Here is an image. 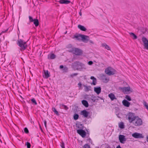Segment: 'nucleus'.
<instances>
[{"label": "nucleus", "instance_id": "obj_1", "mask_svg": "<svg viewBox=\"0 0 148 148\" xmlns=\"http://www.w3.org/2000/svg\"><path fill=\"white\" fill-rule=\"evenodd\" d=\"M73 66H75L77 69L80 71L85 70L87 67L84 64L79 62H75L73 64Z\"/></svg>", "mask_w": 148, "mask_h": 148}, {"label": "nucleus", "instance_id": "obj_2", "mask_svg": "<svg viewBox=\"0 0 148 148\" xmlns=\"http://www.w3.org/2000/svg\"><path fill=\"white\" fill-rule=\"evenodd\" d=\"M17 44L20 47V50L21 51L25 50L27 47L26 42L21 39L18 40Z\"/></svg>", "mask_w": 148, "mask_h": 148}, {"label": "nucleus", "instance_id": "obj_3", "mask_svg": "<svg viewBox=\"0 0 148 148\" xmlns=\"http://www.w3.org/2000/svg\"><path fill=\"white\" fill-rule=\"evenodd\" d=\"M69 51L77 55H80L82 53V51L81 49L78 48L73 47H72L69 50Z\"/></svg>", "mask_w": 148, "mask_h": 148}, {"label": "nucleus", "instance_id": "obj_4", "mask_svg": "<svg viewBox=\"0 0 148 148\" xmlns=\"http://www.w3.org/2000/svg\"><path fill=\"white\" fill-rule=\"evenodd\" d=\"M136 116H135L134 114L130 112L126 115V118L128 120L129 122L130 123H131L133 122Z\"/></svg>", "mask_w": 148, "mask_h": 148}, {"label": "nucleus", "instance_id": "obj_5", "mask_svg": "<svg viewBox=\"0 0 148 148\" xmlns=\"http://www.w3.org/2000/svg\"><path fill=\"white\" fill-rule=\"evenodd\" d=\"M142 121L138 116H136L132 122V124L135 126H139L142 124Z\"/></svg>", "mask_w": 148, "mask_h": 148}, {"label": "nucleus", "instance_id": "obj_6", "mask_svg": "<svg viewBox=\"0 0 148 148\" xmlns=\"http://www.w3.org/2000/svg\"><path fill=\"white\" fill-rule=\"evenodd\" d=\"M105 72L106 74L110 75L115 74L116 71L112 68L109 67L105 69Z\"/></svg>", "mask_w": 148, "mask_h": 148}, {"label": "nucleus", "instance_id": "obj_7", "mask_svg": "<svg viewBox=\"0 0 148 148\" xmlns=\"http://www.w3.org/2000/svg\"><path fill=\"white\" fill-rule=\"evenodd\" d=\"M119 89L124 93L128 94L132 92L129 86L119 87Z\"/></svg>", "mask_w": 148, "mask_h": 148}, {"label": "nucleus", "instance_id": "obj_8", "mask_svg": "<svg viewBox=\"0 0 148 148\" xmlns=\"http://www.w3.org/2000/svg\"><path fill=\"white\" fill-rule=\"evenodd\" d=\"M132 136L133 137L136 138H144L142 134L137 132H135L133 134H132Z\"/></svg>", "mask_w": 148, "mask_h": 148}, {"label": "nucleus", "instance_id": "obj_9", "mask_svg": "<svg viewBox=\"0 0 148 148\" xmlns=\"http://www.w3.org/2000/svg\"><path fill=\"white\" fill-rule=\"evenodd\" d=\"M77 132L82 137H85L86 135V132L82 129L77 130Z\"/></svg>", "mask_w": 148, "mask_h": 148}, {"label": "nucleus", "instance_id": "obj_10", "mask_svg": "<svg viewBox=\"0 0 148 148\" xmlns=\"http://www.w3.org/2000/svg\"><path fill=\"white\" fill-rule=\"evenodd\" d=\"M142 41L145 47L148 50V40L145 38H142Z\"/></svg>", "mask_w": 148, "mask_h": 148}, {"label": "nucleus", "instance_id": "obj_11", "mask_svg": "<svg viewBox=\"0 0 148 148\" xmlns=\"http://www.w3.org/2000/svg\"><path fill=\"white\" fill-rule=\"evenodd\" d=\"M119 139L121 143H124L125 142L126 140L125 136L122 135H120L119 136Z\"/></svg>", "mask_w": 148, "mask_h": 148}, {"label": "nucleus", "instance_id": "obj_12", "mask_svg": "<svg viewBox=\"0 0 148 148\" xmlns=\"http://www.w3.org/2000/svg\"><path fill=\"white\" fill-rule=\"evenodd\" d=\"M81 38L82 40L85 42H87L89 40V37L87 36L81 35Z\"/></svg>", "mask_w": 148, "mask_h": 148}, {"label": "nucleus", "instance_id": "obj_13", "mask_svg": "<svg viewBox=\"0 0 148 148\" xmlns=\"http://www.w3.org/2000/svg\"><path fill=\"white\" fill-rule=\"evenodd\" d=\"M50 76V73L48 71L44 70L43 76L44 78H47Z\"/></svg>", "mask_w": 148, "mask_h": 148}, {"label": "nucleus", "instance_id": "obj_14", "mask_svg": "<svg viewBox=\"0 0 148 148\" xmlns=\"http://www.w3.org/2000/svg\"><path fill=\"white\" fill-rule=\"evenodd\" d=\"M89 114V113L85 110L82 111L81 112V114L86 118L88 117Z\"/></svg>", "mask_w": 148, "mask_h": 148}, {"label": "nucleus", "instance_id": "obj_15", "mask_svg": "<svg viewBox=\"0 0 148 148\" xmlns=\"http://www.w3.org/2000/svg\"><path fill=\"white\" fill-rule=\"evenodd\" d=\"M94 90L97 95H99L101 92V88L100 87H95Z\"/></svg>", "mask_w": 148, "mask_h": 148}, {"label": "nucleus", "instance_id": "obj_16", "mask_svg": "<svg viewBox=\"0 0 148 148\" xmlns=\"http://www.w3.org/2000/svg\"><path fill=\"white\" fill-rule=\"evenodd\" d=\"M122 103L125 106L127 107H129L130 105V103L125 99L123 101Z\"/></svg>", "mask_w": 148, "mask_h": 148}, {"label": "nucleus", "instance_id": "obj_17", "mask_svg": "<svg viewBox=\"0 0 148 148\" xmlns=\"http://www.w3.org/2000/svg\"><path fill=\"white\" fill-rule=\"evenodd\" d=\"M102 79L103 82L105 83L108 82L109 81V78L106 77L105 75H103L102 77Z\"/></svg>", "mask_w": 148, "mask_h": 148}, {"label": "nucleus", "instance_id": "obj_18", "mask_svg": "<svg viewBox=\"0 0 148 148\" xmlns=\"http://www.w3.org/2000/svg\"><path fill=\"white\" fill-rule=\"evenodd\" d=\"M108 97L109 98H110L112 101H113L114 99H116V97L114 94L112 93H110L108 95Z\"/></svg>", "mask_w": 148, "mask_h": 148}, {"label": "nucleus", "instance_id": "obj_19", "mask_svg": "<svg viewBox=\"0 0 148 148\" xmlns=\"http://www.w3.org/2000/svg\"><path fill=\"white\" fill-rule=\"evenodd\" d=\"M70 1L68 0H60L59 2L61 4H68L70 3Z\"/></svg>", "mask_w": 148, "mask_h": 148}, {"label": "nucleus", "instance_id": "obj_20", "mask_svg": "<svg viewBox=\"0 0 148 148\" xmlns=\"http://www.w3.org/2000/svg\"><path fill=\"white\" fill-rule=\"evenodd\" d=\"M90 79L93 80L91 84L93 85H95L97 83V80L96 78L93 76H91L90 77Z\"/></svg>", "mask_w": 148, "mask_h": 148}, {"label": "nucleus", "instance_id": "obj_21", "mask_svg": "<svg viewBox=\"0 0 148 148\" xmlns=\"http://www.w3.org/2000/svg\"><path fill=\"white\" fill-rule=\"evenodd\" d=\"M56 58V55L53 53H51L48 55V58L49 59H53Z\"/></svg>", "mask_w": 148, "mask_h": 148}, {"label": "nucleus", "instance_id": "obj_22", "mask_svg": "<svg viewBox=\"0 0 148 148\" xmlns=\"http://www.w3.org/2000/svg\"><path fill=\"white\" fill-rule=\"evenodd\" d=\"M78 27L79 29L82 31H85L86 30V29L84 27L81 25H78Z\"/></svg>", "mask_w": 148, "mask_h": 148}, {"label": "nucleus", "instance_id": "obj_23", "mask_svg": "<svg viewBox=\"0 0 148 148\" xmlns=\"http://www.w3.org/2000/svg\"><path fill=\"white\" fill-rule=\"evenodd\" d=\"M84 90L86 92H88L91 90V87L84 85Z\"/></svg>", "mask_w": 148, "mask_h": 148}, {"label": "nucleus", "instance_id": "obj_24", "mask_svg": "<svg viewBox=\"0 0 148 148\" xmlns=\"http://www.w3.org/2000/svg\"><path fill=\"white\" fill-rule=\"evenodd\" d=\"M82 104L86 107L88 106V102L85 100H83L82 101Z\"/></svg>", "mask_w": 148, "mask_h": 148}, {"label": "nucleus", "instance_id": "obj_25", "mask_svg": "<svg viewBox=\"0 0 148 148\" xmlns=\"http://www.w3.org/2000/svg\"><path fill=\"white\" fill-rule=\"evenodd\" d=\"M101 45L102 47H105V49L108 50H110V47L106 43H103Z\"/></svg>", "mask_w": 148, "mask_h": 148}, {"label": "nucleus", "instance_id": "obj_26", "mask_svg": "<svg viewBox=\"0 0 148 148\" xmlns=\"http://www.w3.org/2000/svg\"><path fill=\"white\" fill-rule=\"evenodd\" d=\"M60 107L61 109H64L67 110L68 109V107L66 106L64 104H61L60 105Z\"/></svg>", "mask_w": 148, "mask_h": 148}, {"label": "nucleus", "instance_id": "obj_27", "mask_svg": "<svg viewBox=\"0 0 148 148\" xmlns=\"http://www.w3.org/2000/svg\"><path fill=\"white\" fill-rule=\"evenodd\" d=\"M131 37L134 39H136L137 38V36L133 33H130Z\"/></svg>", "mask_w": 148, "mask_h": 148}, {"label": "nucleus", "instance_id": "obj_28", "mask_svg": "<svg viewBox=\"0 0 148 148\" xmlns=\"http://www.w3.org/2000/svg\"><path fill=\"white\" fill-rule=\"evenodd\" d=\"M81 34H78L75 35L74 36V38H76V39L79 40L81 39Z\"/></svg>", "mask_w": 148, "mask_h": 148}, {"label": "nucleus", "instance_id": "obj_29", "mask_svg": "<svg viewBox=\"0 0 148 148\" xmlns=\"http://www.w3.org/2000/svg\"><path fill=\"white\" fill-rule=\"evenodd\" d=\"M33 22H34V23L36 26L37 27L39 25V22L38 19H35V20Z\"/></svg>", "mask_w": 148, "mask_h": 148}, {"label": "nucleus", "instance_id": "obj_30", "mask_svg": "<svg viewBox=\"0 0 148 148\" xmlns=\"http://www.w3.org/2000/svg\"><path fill=\"white\" fill-rule=\"evenodd\" d=\"M119 127L121 129H123L124 127V123L121 122L119 123Z\"/></svg>", "mask_w": 148, "mask_h": 148}, {"label": "nucleus", "instance_id": "obj_31", "mask_svg": "<svg viewBox=\"0 0 148 148\" xmlns=\"http://www.w3.org/2000/svg\"><path fill=\"white\" fill-rule=\"evenodd\" d=\"M143 104L145 107L146 109L148 110V104L145 101H144L143 102Z\"/></svg>", "mask_w": 148, "mask_h": 148}, {"label": "nucleus", "instance_id": "obj_32", "mask_svg": "<svg viewBox=\"0 0 148 148\" xmlns=\"http://www.w3.org/2000/svg\"><path fill=\"white\" fill-rule=\"evenodd\" d=\"M52 110L56 115H59L58 112L55 108H53Z\"/></svg>", "mask_w": 148, "mask_h": 148}, {"label": "nucleus", "instance_id": "obj_33", "mask_svg": "<svg viewBox=\"0 0 148 148\" xmlns=\"http://www.w3.org/2000/svg\"><path fill=\"white\" fill-rule=\"evenodd\" d=\"M77 127L78 128H79L80 129H82L83 128V126L82 124H78L77 125Z\"/></svg>", "mask_w": 148, "mask_h": 148}, {"label": "nucleus", "instance_id": "obj_34", "mask_svg": "<svg viewBox=\"0 0 148 148\" xmlns=\"http://www.w3.org/2000/svg\"><path fill=\"white\" fill-rule=\"evenodd\" d=\"M91 99L92 101H95L96 99V97L95 96L92 95L91 96Z\"/></svg>", "mask_w": 148, "mask_h": 148}, {"label": "nucleus", "instance_id": "obj_35", "mask_svg": "<svg viewBox=\"0 0 148 148\" xmlns=\"http://www.w3.org/2000/svg\"><path fill=\"white\" fill-rule=\"evenodd\" d=\"M90 95H86L84 96V98L85 99L88 100L90 99Z\"/></svg>", "mask_w": 148, "mask_h": 148}, {"label": "nucleus", "instance_id": "obj_36", "mask_svg": "<svg viewBox=\"0 0 148 148\" xmlns=\"http://www.w3.org/2000/svg\"><path fill=\"white\" fill-rule=\"evenodd\" d=\"M79 118V115L77 114H75L73 116V118L74 120H77Z\"/></svg>", "mask_w": 148, "mask_h": 148}, {"label": "nucleus", "instance_id": "obj_37", "mask_svg": "<svg viewBox=\"0 0 148 148\" xmlns=\"http://www.w3.org/2000/svg\"><path fill=\"white\" fill-rule=\"evenodd\" d=\"M31 101L32 103H34L35 105H36L37 104V102L34 98H33L31 99Z\"/></svg>", "mask_w": 148, "mask_h": 148}, {"label": "nucleus", "instance_id": "obj_38", "mask_svg": "<svg viewBox=\"0 0 148 148\" xmlns=\"http://www.w3.org/2000/svg\"><path fill=\"white\" fill-rule=\"evenodd\" d=\"M29 21L30 22H33L34 20L35 19H33L32 17L30 16H29Z\"/></svg>", "mask_w": 148, "mask_h": 148}, {"label": "nucleus", "instance_id": "obj_39", "mask_svg": "<svg viewBox=\"0 0 148 148\" xmlns=\"http://www.w3.org/2000/svg\"><path fill=\"white\" fill-rule=\"evenodd\" d=\"M125 98L129 101H131V99L130 97L127 95L126 96Z\"/></svg>", "mask_w": 148, "mask_h": 148}, {"label": "nucleus", "instance_id": "obj_40", "mask_svg": "<svg viewBox=\"0 0 148 148\" xmlns=\"http://www.w3.org/2000/svg\"><path fill=\"white\" fill-rule=\"evenodd\" d=\"M25 145H27V148H30L31 145L29 143L27 142Z\"/></svg>", "mask_w": 148, "mask_h": 148}, {"label": "nucleus", "instance_id": "obj_41", "mask_svg": "<svg viewBox=\"0 0 148 148\" xmlns=\"http://www.w3.org/2000/svg\"><path fill=\"white\" fill-rule=\"evenodd\" d=\"M83 147V148H90V146L87 144H85Z\"/></svg>", "mask_w": 148, "mask_h": 148}, {"label": "nucleus", "instance_id": "obj_42", "mask_svg": "<svg viewBox=\"0 0 148 148\" xmlns=\"http://www.w3.org/2000/svg\"><path fill=\"white\" fill-rule=\"evenodd\" d=\"M63 71L64 72H67L68 71V68L66 67H64L63 69Z\"/></svg>", "mask_w": 148, "mask_h": 148}, {"label": "nucleus", "instance_id": "obj_43", "mask_svg": "<svg viewBox=\"0 0 148 148\" xmlns=\"http://www.w3.org/2000/svg\"><path fill=\"white\" fill-rule=\"evenodd\" d=\"M24 131L25 132V133H27L29 132V131L28 129L26 127L24 129Z\"/></svg>", "mask_w": 148, "mask_h": 148}, {"label": "nucleus", "instance_id": "obj_44", "mask_svg": "<svg viewBox=\"0 0 148 148\" xmlns=\"http://www.w3.org/2000/svg\"><path fill=\"white\" fill-rule=\"evenodd\" d=\"M60 146L62 148H65L64 144L63 142L61 143Z\"/></svg>", "mask_w": 148, "mask_h": 148}, {"label": "nucleus", "instance_id": "obj_45", "mask_svg": "<svg viewBox=\"0 0 148 148\" xmlns=\"http://www.w3.org/2000/svg\"><path fill=\"white\" fill-rule=\"evenodd\" d=\"M78 85L79 87V89H80L81 87L82 86V84L80 82H79L78 84Z\"/></svg>", "mask_w": 148, "mask_h": 148}, {"label": "nucleus", "instance_id": "obj_46", "mask_svg": "<svg viewBox=\"0 0 148 148\" xmlns=\"http://www.w3.org/2000/svg\"><path fill=\"white\" fill-rule=\"evenodd\" d=\"M88 64L89 65H91L93 64V62L92 61H89L88 62Z\"/></svg>", "mask_w": 148, "mask_h": 148}, {"label": "nucleus", "instance_id": "obj_47", "mask_svg": "<svg viewBox=\"0 0 148 148\" xmlns=\"http://www.w3.org/2000/svg\"><path fill=\"white\" fill-rule=\"evenodd\" d=\"M77 75V73H73V74H72L71 75V76H72V77H73L74 76H75Z\"/></svg>", "mask_w": 148, "mask_h": 148}, {"label": "nucleus", "instance_id": "obj_48", "mask_svg": "<svg viewBox=\"0 0 148 148\" xmlns=\"http://www.w3.org/2000/svg\"><path fill=\"white\" fill-rule=\"evenodd\" d=\"M64 68V67H63V65H60V69L62 68L63 69Z\"/></svg>", "mask_w": 148, "mask_h": 148}, {"label": "nucleus", "instance_id": "obj_49", "mask_svg": "<svg viewBox=\"0 0 148 148\" xmlns=\"http://www.w3.org/2000/svg\"><path fill=\"white\" fill-rule=\"evenodd\" d=\"M89 42L91 43H92V44H94V43H93V42L92 41V40H90L89 41Z\"/></svg>", "mask_w": 148, "mask_h": 148}, {"label": "nucleus", "instance_id": "obj_50", "mask_svg": "<svg viewBox=\"0 0 148 148\" xmlns=\"http://www.w3.org/2000/svg\"><path fill=\"white\" fill-rule=\"evenodd\" d=\"M116 148H121V147H120V146L119 145H118Z\"/></svg>", "mask_w": 148, "mask_h": 148}, {"label": "nucleus", "instance_id": "obj_51", "mask_svg": "<svg viewBox=\"0 0 148 148\" xmlns=\"http://www.w3.org/2000/svg\"><path fill=\"white\" fill-rule=\"evenodd\" d=\"M44 124L45 127L46 126V121H45L44 122Z\"/></svg>", "mask_w": 148, "mask_h": 148}, {"label": "nucleus", "instance_id": "obj_52", "mask_svg": "<svg viewBox=\"0 0 148 148\" xmlns=\"http://www.w3.org/2000/svg\"><path fill=\"white\" fill-rule=\"evenodd\" d=\"M147 141L148 142V135L147 137Z\"/></svg>", "mask_w": 148, "mask_h": 148}, {"label": "nucleus", "instance_id": "obj_53", "mask_svg": "<svg viewBox=\"0 0 148 148\" xmlns=\"http://www.w3.org/2000/svg\"><path fill=\"white\" fill-rule=\"evenodd\" d=\"M7 30H6V31H3V32H3V33H5V32H6Z\"/></svg>", "mask_w": 148, "mask_h": 148}, {"label": "nucleus", "instance_id": "obj_54", "mask_svg": "<svg viewBox=\"0 0 148 148\" xmlns=\"http://www.w3.org/2000/svg\"><path fill=\"white\" fill-rule=\"evenodd\" d=\"M79 14L80 15H81V12L79 13Z\"/></svg>", "mask_w": 148, "mask_h": 148}]
</instances>
